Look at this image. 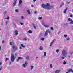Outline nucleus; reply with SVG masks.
I'll list each match as a JSON object with an SVG mask.
<instances>
[{"label":"nucleus","mask_w":73,"mask_h":73,"mask_svg":"<svg viewBox=\"0 0 73 73\" xmlns=\"http://www.w3.org/2000/svg\"><path fill=\"white\" fill-rule=\"evenodd\" d=\"M17 47L16 46H12V52H16L17 50Z\"/></svg>","instance_id":"obj_1"},{"label":"nucleus","mask_w":73,"mask_h":73,"mask_svg":"<svg viewBox=\"0 0 73 73\" xmlns=\"http://www.w3.org/2000/svg\"><path fill=\"white\" fill-rule=\"evenodd\" d=\"M46 31L45 32V34L44 35V36L45 37H46V36H48V32L49 33V34H50V31H49V29H48L46 30Z\"/></svg>","instance_id":"obj_2"},{"label":"nucleus","mask_w":73,"mask_h":73,"mask_svg":"<svg viewBox=\"0 0 73 73\" xmlns=\"http://www.w3.org/2000/svg\"><path fill=\"white\" fill-rule=\"evenodd\" d=\"M15 58L14 54H11V61L12 62H13L14 61V60H15Z\"/></svg>","instance_id":"obj_3"},{"label":"nucleus","mask_w":73,"mask_h":73,"mask_svg":"<svg viewBox=\"0 0 73 73\" xmlns=\"http://www.w3.org/2000/svg\"><path fill=\"white\" fill-rule=\"evenodd\" d=\"M62 54L64 56H65L67 55L68 53L67 51L65 50H64L62 52Z\"/></svg>","instance_id":"obj_4"},{"label":"nucleus","mask_w":73,"mask_h":73,"mask_svg":"<svg viewBox=\"0 0 73 73\" xmlns=\"http://www.w3.org/2000/svg\"><path fill=\"white\" fill-rule=\"evenodd\" d=\"M48 3H47L46 5H45L44 4H42L41 5V6L42 8H46V9L47 7H48Z\"/></svg>","instance_id":"obj_5"},{"label":"nucleus","mask_w":73,"mask_h":73,"mask_svg":"<svg viewBox=\"0 0 73 73\" xmlns=\"http://www.w3.org/2000/svg\"><path fill=\"white\" fill-rule=\"evenodd\" d=\"M28 64V62L27 61H25V63L23 64L22 65V66L23 68H26L27 67V65Z\"/></svg>","instance_id":"obj_6"},{"label":"nucleus","mask_w":73,"mask_h":73,"mask_svg":"<svg viewBox=\"0 0 73 73\" xmlns=\"http://www.w3.org/2000/svg\"><path fill=\"white\" fill-rule=\"evenodd\" d=\"M42 25H43V26H44L45 27H46V28H48V27H49V25H45L44 21H43L42 22Z\"/></svg>","instance_id":"obj_7"},{"label":"nucleus","mask_w":73,"mask_h":73,"mask_svg":"<svg viewBox=\"0 0 73 73\" xmlns=\"http://www.w3.org/2000/svg\"><path fill=\"white\" fill-rule=\"evenodd\" d=\"M48 5L47 6V7L46 8V9H51L53 8V6H49V4L48 3Z\"/></svg>","instance_id":"obj_8"},{"label":"nucleus","mask_w":73,"mask_h":73,"mask_svg":"<svg viewBox=\"0 0 73 73\" xmlns=\"http://www.w3.org/2000/svg\"><path fill=\"white\" fill-rule=\"evenodd\" d=\"M22 3H23V1L22 0H19V5L18 6H20V4H21Z\"/></svg>","instance_id":"obj_9"},{"label":"nucleus","mask_w":73,"mask_h":73,"mask_svg":"<svg viewBox=\"0 0 73 73\" xmlns=\"http://www.w3.org/2000/svg\"><path fill=\"white\" fill-rule=\"evenodd\" d=\"M23 58L22 57H19L18 59H17V61L18 62L19 61V60H23Z\"/></svg>","instance_id":"obj_10"},{"label":"nucleus","mask_w":73,"mask_h":73,"mask_svg":"<svg viewBox=\"0 0 73 73\" xmlns=\"http://www.w3.org/2000/svg\"><path fill=\"white\" fill-rule=\"evenodd\" d=\"M15 34L16 36H17L18 35V31L17 30H16L15 31Z\"/></svg>","instance_id":"obj_11"},{"label":"nucleus","mask_w":73,"mask_h":73,"mask_svg":"<svg viewBox=\"0 0 73 73\" xmlns=\"http://www.w3.org/2000/svg\"><path fill=\"white\" fill-rule=\"evenodd\" d=\"M68 72H72V73H73V69H70V70H68Z\"/></svg>","instance_id":"obj_12"},{"label":"nucleus","mask_w":73,"mask_h":73,"mask_svg":"<svg viewBox=\"0 0 73 73\" xmlns=\"http://www.w3.org/2000/svg\"><path fill=\"white\" fill-rule=\"evenodd\" d=\"M16 2H14L13 4V7H15V6L16 5Z\"/></svg>","instance_id":"obj_13"},{"label":"nucleus","mask_w":73,"mask_h":73,"mask_svg":"<svg viewBox=\"0 0 73 73\" xmlns=\"http://www.w3.org/2000/svg\"><path fill=\"white\" fill-rule=\"evenodd\" d=\"M39 49L40 50H43V47L42 46H41L39 48Z\"/></svg>","instance_id":"obj_14"},{"label":"nucleus","mask_w":73,"mask_h":73,"mask_svg":"<svg viewBox=\"0 0 73 73\" xmlns=\"http://www.w3.org/2000/svg\"><path fill=\"white\" fill-rule=\"evenodd\" d=\"M68 21H72V19L68 18Z\"/></svg>","instance_id":"obj_15"},{"label":"nucleus","mask_w":73,"mask_h":73,"mask_svg":"<svg viewBox=\"0 0 73 73\" xmlns=\"http://www.w3.org/2000/svg\"><path fill=\"white\" fill-rule=\"evenodd\" d=\"M68 10V8H66L65 10L63 11V13H65L66 12V11Z\"/></svg>","instance_id":"obj_16"},{"label":"nucleus","mask_w":73,"mask_h":73,"mask_svg":"<svg viewBox=\"0 0 73 73\" xmlns=\"http://www.w3.org/2000/svg\"><path fill=\"white\" fill-rule=\"evenodd\" d=\"M60 70H57L55 72V73H60Z\"/></svg>","instance_id":"obj_17"},{"label":"nucleus","mask_w":73,"mask_h":73,"mask_svg":"<svg viewBox=\"0 0 73 73\" xmlns=\"http://www.w3.org/2000/svg\"><path fill=\"white\" fill-rule=\"evenodd\" d=\"M32 25H33V26H34V28L35 29H36V26H35V24H34V23H33L32 24Z\"/></svg>","instance_id":"obj_18"},{"label":"nucleus","mask_w":73,"mask_h":73,"mask_svg":"<svg viewBox=\"0 0 73 73\" xmlns=\"http://www.w3.org/2000/svg\"><path fill=\"white\" fill-rule=\"evenodd\" d=\"M26 60H28L29 59V56H27L26 57Z\"/></svg>","instance_id":"obj_19"},{"label":"nucleus","mask_w":73,"mask_h":73,"mask_svg":"<svg viewBox=\"0 0 73 73\" xmlns=\"http://www.w3.org/2000/svg\"><path fill=\"white\" fill-rule=\"evenodd\" d=\"M28 32V33H32V31L31 30H29Z\"/></svg>","instance_id":"obj_20"},{"label":"nucleus","mask_w":73,"mask_h":73,"mask_svg":"<svg viewBox=\"0 0 73 73\" xmlns=\"http://www.w3.org/2000/svg\"><path fill=\"white\" fill-rule=\"evenodd\" d=\"M33 68H34V66H30V68L31 69H33Z\"/></svg>","instance_id":"obj_21"},{"label":"nucleus","mask_w":73,"mask_h":73,"mask_svg":"<svg viewBox=\"0 0 73 73\" xmlns=\"http://www.w3.org/2000/svg\"><path fill=\"white\" fill-rule=\"evenodd\" d=\"M27 12L28 13L29 15H31V12L29 11V10H27Z\"/></svg>","instance_id":"obj_22"},{"label":"nucleus","mask_w":73,"mask_h":73,"mask_svg":"<svg viewBox=\"0 0 73 73\" xmlns=\"http://www.w3.org/2000/svg\"><path fill=\"white\" fill-rule=\"evenodd\" d=\"M70 24H73V21H71L70 23Z\"/></svg>","instance_id":"obj_23"},{"label":"nucleus","mask_w":73,"mask_h":73,"mask_svg":"<svg viewBox=\"0 0 73 73\" xmlns=\"http://www.w3.org/2000/svg\"><path fill=\"white\" fill-rule=\"evenodd\" d=\"M6 20H9V17L8 16H7V17L5 18Z\"/></svg>","instance_id":"obj_24"},{"label":"nucleus","mask_w":73,"mask_h":73,"mask_svg":"<svg viewBox=\"0 0 73 73\" xmlns=\"http://www.w3.org/2000/svg\"><path fill=\"white\" fill-rule=\"evenodd\" d=\"M53 42H52L50 43V46H52V45H53Z\"/></svg>","instance_id":"obj_25"},{"label":"nucleus","mask_w":73,"mask_h":73,"mask_svg":"<svg viewBox=\"0 0 73 73\" xmlns=\"http://www.w3.org/2000/svg\"><path fill=\"white\" fill-rule=\"evenodd\" d=\"M21 46L22 47V48H25V46H24L23 44H21Z\"/></svg>","instance_id":"obj_26"},{"label":"nucleus","mask_w":73,"mask_h":73,"mask_svg":"<svg viewBox=\"0 0 73 73\" xmlns=\"http://www.w3.org/2000/svg\"><path fill=\"white\" fill-rule=\"evenodd\" d=\"M69 40H70V38L68 37L66 39V41H69Z\"/></svg>","instance_id":"obj_27"},{"label":"nucleus","mask_w":73,"mask_h":73,"mask_svg":"<svg viewBox=\"0 0 73 73\" xmlns=\"http://www.w3.org/2000/svg\"><path fill=\"white\" fill-rule=\"evenodd\" d=\"M41 40V41H44V40H45V38H42L40 39Z\"/></svg>","instance_id":"obj_28"},{"label":"nucleus","mask_w":73,"mask_h":73,"mask_svg":"<svg viewBox=\"0 0 73 73\" xmlns=\"http://www.w3.org/2000/svg\"><path fill=\"white\" fill-rule=\"evenodd\" d=\"M21 18L22 19H23L24 18V16H22L21 17Z\"/></svg>","instance_id":"obj_29"},{"label":"nucleus","mask_w":73,"mask_h":73,"mask_svg":"<svg viewBox=\"0 0 73 73\" xmlns=\"http://www.w3.org/2000/svg\"><path fill=\"white\" fill-rule=\"evenodd\" d=\"M67 36H68V35H64V37L65 38H66Z\"/></svg>","instance_id":"obj_30"},{"label":"nucleus","mask_w":73,"mask_h":73,"mask_svg":"<svg viewBox=\"0 0 73 73\" xmlns=\"http://www.w3.org/2000/svg\"><path fill=\"white\" fill-rule=\"evenodd\" d=\"M64 3H62V4L60 5V7H62V6H64Z\"/></svg>","instance_id":"obj_31"},{"label":"nucleus","mask_w":73,"mask_h":73,"mask_svg":"<svg viewBox=\"0 0 73 73\" xmlns=\"http://www.w3.org/2000/svg\"><path fill=\"white\" fill-rule=\"evenodd\" d=\"M7 60H9V58H6L5 60V62H7Z\"/></svg>","instance_id":"obj_32"},{"label":"nucleus","mask_w":73,"mask_h":73,"mask_svg":"<svg viewBox=\"0 0 73 73\" xmlns=\"http://www.w3.org/2000/svg\"><path fill=\"white\" fill-rule=\"evenodd\" d=\"M13 27L14 28H16V25H13Z\"/></svg>","instance_id":"obj_33"},{"label":"nucleus","mask_w":73,"mask_h":73,"mask_svg":"<svg viewBox=\"0 0 73 73\" xmlns=\"http://www.w3.org/2000/svg\"><path fill=\"white\" fill-rule=\"evenodd\" d=\"M50 29H51V30H52V31H53L54 29H53V27H50Z\"/></svg>","instance_id":"obj_34"},{"label":"nucleus","mask_w":73,"mask_h":73,"mask_svg":"<svg viewBox=\"0 0 73 73\" xmlns=\"http://www.w3.org/2000/svg\"><path fill=\"white\" fill-rule=\"evenodd\" d=\"M7 11H5L4 12V14L5 15L6 13H7Z\"/></svg>","instance_id":"obj_35"},{"label":"nucleus","mask_w":73,"mask_h":73,"mask_svg":"<svg viewBox=\"0 0 73 73\" xmlns=\"http://www.w3.org/2000/svg\"><path fill=\"white\" fill-rule=\"evenodd\" d=\"M59 52V49H58L56 50V53H58Z\"/></svg>","instance_id":"obj_36"},{"label":"nucleus","mask_w":73,"mask_h":73,"mask_svg":"<svg viewBox=\"0 0 73 73\" xmlns=\"http://www.w3.org/2000/svg\"><path fill=\"white\" fill-rule=\"evenodd\" d=\"M20 24H21V25H24V23H22L21 22H20Z\"/></svg>","instance_id":"obj_37"},{"label":"nucleus","mask_w":73,"mask_h":73,"mask_svg":"<svg viewBox=\"0 0 73 73\" xmlns=\"http://www.w3.org/2000/svg\"><path fill=\"white\" fill-rule=\"evenodd\" d=\"M42 17H41L38 18V19L39 20H41V19H42Z\"/></svg>","instance_id":"obj_38"},{"label":"nucleus","mask_w":73,"mask_h":73,"mask_svg":"<svg viewBox=\"0 0 73 73\" xmlns=\"http://www.w3.org/2000/svg\"><path fill=\"white\" fill-rule=\"evenodd\" d=\"M50 66L51 68H53V66H52V64H50Z\"/></svg>","instance_id":"obj_39"},{"label":"nucleus","mask_w":73,"mask_h":73,"mask_svg":"<svg viewBox=\"0 0 73 73\" xmlns=\"http://www.w3.org/2000/svg\"><path fill=\"white\" fill-rule=\"evenodd\" d=\"M7 24H8V21H6L5 25H7Z\"/></svg>","instance_id":"obj_40"},{"label":"nucleus","mask_w":73,"mask_h":73,"mask_svg":"<svg viewBox=\"0 0 73 73\" xmlns=\"http://www.w3.org/2000/svg\"><path fill=\"white\" fill-rule=\"evenodd\" d=\"M63 64H64V65H65V64H66V62L65 61H64L63 63Z\"/></svg>","instance_id":"obj_41"},{"label":"nucleus","mask_w":73,"mask_h":73,"mask_svg":"<svg viewBox=\"0 0 73 73\" xmlns=\"http://www.w3.org/2000/svg\"><path fill=\"white\" fill-rule=\"evenodd\" d=\"M44 56H46V52H44Z\"/></svg>","instance_id":"obj_42"},{"label":"nucleus","mask_w":73,"mask_h":73,"mask_svg":"<svg viewBox=\"0 0 73 73\" xmlns=\"http://www.w3.org/2000/svg\"><path fill=\"white\" fill-rule=\"evenodd\" d=\"M12 23H13V25H16L15 24V23H14V22H12Z\"/></svg>","instance_id":"obj_43"},{"label":"nucleus","mask_w":73,"mask_h":73,"mask_svg":"<svg viewBox=\"0 0 73 73\" xmlns=\"http://www.w3.org/2000/svg\"><path fill=\"white\" fill-rule=\"evenodd\" d=\"M27 40V39L26 38H25L23 39V41H26Z\"/></svg>","instance_id":"obj_44"},{"label":"nucleus","mask_w":73,"mask_h":73,"mask_svg":"<svg viewBox=\"0 0 73 73\" xmlns=\"http://www.w3.org/2000/svg\"><path fill=\"white\" fill-rule=\"evenodd\" d=\"M15 11L16 12H19V10H18L17 9H16L15 10Z\"/></svg>","instance_id":"obj_45"},{"label":"nucleus","mask_w":73,"mask_h":73,"mask_svg":"<svg viewBox=\"0 0 73 73\" xmlns=\"http://www.w3.org/2000/svg\"><path fill=\"white\" fill-rule=\"evenodd\" d=\"M56 39H54L52 41V42H53V43L54 42V41H56Z\"/></svg>","instance_id":"obj_46"},{"label":"nucleus","mask_w":73,"mask_h":73,"mask_svg":"<svg viewBox=\"0 0 73 73\" xmlns=\"http://www.w3.org/2000/svg\"><path fill=\"white\" fill-rule=\"evenodd\" d=\"M60 33H61L60 31H59V32H58L57 33L58 35H59V34H60Z\"/></svg>","instance_id":"obj_47"},{"label":"nucleus","mask_w":73,"mask_h":73,"mask_svg":"<svg viewBox=\"0 0 73 73\" xmlns=\"http://www.w3.org/2000/svg\"><path fill=\"white\" fill-rule=\"evenodd\" d=\"M3 69V68L2 67V66L0 67V70H1V69Z\"/></svg>","instance_id":"obj_48"},{"label":"nucleus","mask_w":73,"mask_h":73,"mask_svg":"<svg viewBox=\"0 0 73 73\" xmlns=\"http://www.w3.org/2000/svg\"><path fill=\"white\" fill-rule=\"evenodd\" d=\"M34 13L35 14H37V11H34Z\"/></svg>","instance_id":"obj_49"},{"label":"nucleus","mask_w":73,"mask_h":73,"mask_svg":"<svg viewBox=\"0 0 73 73\" xmlns=\"http://www.w3.org/2000/svg\"><path fill=\"white\" fill-rule=\"evenodd\" d=\"M70 17H73V15H70Z\"/></svg>","instance_id":"obj_50"},{"label":"nucleus","mask_w":73,"mask_h":73,"mask_svg":"<svg viewBox=\"0 0 73 73\" xmlns=\"http://www.w3.org/2000/svg\"><path fill=\"white\" fill-rule=\"evenodd\" d=\"M62 59H65V57H62Z\"/></svg>","instance_id":"obj_51"},{"label":"nucleus","mask_w":73,"mask_h":73,"mask_svg":"<svg viewBox=\"0 0 73 73\" xmlns=\"http://www.w3.org/2000/svg\"><path fill=\"white\" fill-rule=\"evenodd\" d=\"M17 53H15V56H17Z\"/></svg>","instance_id":"obj_52"},{"label":"nucleus","mask_w":73,"mask_h":73,"mask_svg":"<svg viewBox=\"0 0 73 73\" xmlns=\"http://www.w3.org/2000/svg\"><path fill=\"white\" fill-rule=\"evenodd\" d=\"M11 64H12V62H10V63L9 64V65H11Z\"/></svg>","instance_id":"obj_53"},{"label":"nucleus","mask_w":73,"mask_h":73,"mask_svg":"<svg viewBox=\"0 0 73 73\" xmlns=\"http://www.w3.org/2000/svg\"><path fill=\"white\" fill-rule=\"evenodd\" d=\"M2 65V62H0V65Z\"/></svg>","instance_id":"obj_54"},{"label":"nucleus","mask_w":73,"mask_h":73,"mask_svg":"<svg viewBox=\"0 0 73 73\" xmlns=\"http://www.w3.org/2000/svg\"><path fill=\"white\" fill-rule=\"evenodd\" d=\"M2 43H4V40L2 41Z\"/></svg>","instance_id":"obj_55"},{"label":"nucleus","mask_w":73,"mask_h":73,"mask_svg":"<svg viewBox=\"0 0 73 73\" xmlns=\"http://www.w3.org/2000/svg\"><path fill=\"white\" fill-rule=\"evenodd\" d=\"M16 1H17V0H14V2L16 3Z\"/></svg>","instance_id":"obj_56"},{"label":"nucleus","mask_w":73,"mask_h":73,"mask_svg":"<svg viewBox=\"0 0 73 73\" xmlns=\"http://www.w3.org/2000/svg\"><path fill=\"white\" fill-rule=\"evenodd\" d=\"M10 44L11 45H12V42H10Z\"/></svg>","instance_id":"obj_57"},{"label":"nucleus","mask_w":73,"mask_h":73,"mask_svg":"<svg viewBox=\"0 0 73 73\" xmlns=\"http://www.w3.org/2000/svg\"><path fill=\"white\" fill-rule=\"evenodd\" d=\"M20 49H22L21 47H20Z\"/></svg>","instance_id":"obj_58"},{"label":"nucleus","mask_w":73,"mask_h":73,"mask_svg":"<svg viewBox=\"0 0 73 73\" xmlns=\"http://www.w3.org/2000/svg\"><path fill=\"white\" fill-rule=\"evenodd\" d=\"M31 7H33V5H31Z\"/></svg>","instance_id":"obj_59"},{"label":"nucleus","mask_w":73,"mask_h":73,"mask_svg":"<svg viewBox=\"0 0 73 73\" xmlns=\"http://www.w3.org/2000/svg\"><path fill=\"white\" fill-rule=\"evenodd\" d=\"M36 1V0H33L34 2H35V1Z\"/></svg>","instance_id":"obj_60"},{"label":"nucleus","mask_w":73,"mask_h":73,"mask_svg":"<svg viewBox=\"0 0 73 73\" xmlns=\"http://www.w3.org/2000/svg\"><path fill=\"white\" fill-rule=\"evenodd\" d=\"M38 58V57H36L35 58L36 59H37V58Z\"/></svg>","instance_id":"obj_61"},{"label":"nucleus","mask_w":73,"mask_h":73,"mask_svg":"<svg viewBox=\"0 0 73 73\" xmlns=\"http://www.w3.org/2000/svg\"><path fill=\"white\" fill-rule=\"evenodd\" d=\"M30 39H29V38L28 40V41H30Z\"/></svg>","instance_id":"obj_62"},{"label":"nucleus","mask_w":73,"mask_h":73,"mask_svg":"<svg viewBox=\"0 0 73 73\" xmlns=\"http://www.w3.org/2000/svg\"><path fill=\"white\" fill-rule=\"evenodd\" d=\"M65 24H68V23H66L65 24Z\"/></svg>","instance_id":"obj_63"},{"label":"nucleus","mask_w":73,"mask_h":73,"mask_svg":"<svg viewBox=\"0 0 73 73\" xmlns=\"http://www.w3.org/2000/svg\"><path fill=\"white\" fill-rule=\"evenodd\" d=\"M68 4H70V2H68Z\"/></svg>","instance_id":"obj_64"}]
</instances>
